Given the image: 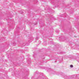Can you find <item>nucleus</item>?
I'll return each instance as SVG.
<instances>
[{
	"label": "nucleus",
	"instance_id": "f03ea898",
	"mask_svg": "<svg viewBox=\"0 0 79 79\" xmlns=\"http://www.w3.org/2000/svg\"><path fill=\"white\" fill-rule=\"evenodd\" d=\"M13 45L14 46H15V44H13Z\"/></svg>",
	"mask_w": 79,
	"mask_h": 79
},
{
	"label": "nucleus",
	"instance_id": "f257e3e1",
	"mask_svg": "<svg viewBox=\"0 0 79 79\" xmlns=\"http://www.w3.org/2000/svg\"><path fill=\"white\" fill-rule=\"evenodd\" d=\"M70 68H73V65H70Z\"/></svg>",
	"mask_w": 79,
	"mask_h": 79
}]
</instances>
